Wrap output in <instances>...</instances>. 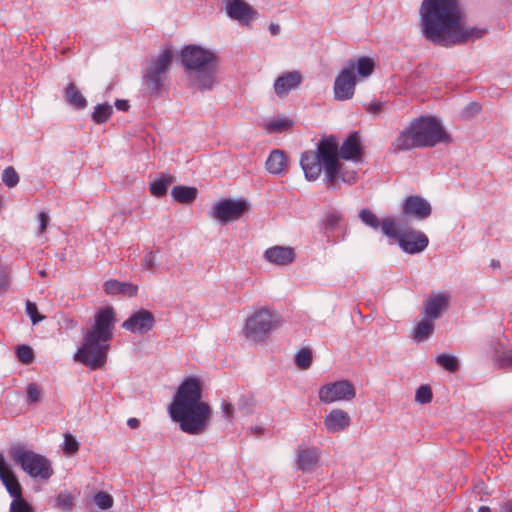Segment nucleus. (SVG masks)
Segmentation results:
<instances>
[{
  "label": "nucleus",
  "instance_id": "obj_60",
  "mask_svg": "<svg viewBox=\"0 0 512 512\" xmlns=\"http://www.w3.org/2000/svg\"><path fill=\"white\" fill-rule=\"evenodd\" d=\"M39 274L42 276V277H45L46 276V271L42 270L39 272Z\"/></svg>",
  "mask_w": 512,
  "mask_h": 512
},
{
  "label": "nucleus",
  "instance_id": "obj_52",
  "mask_svg": "<svg viewBox=\"0 0 512 512\" xmlns=\"http://www.w3.org/2000/svg\"><path fill=\"white\" fill-rule=\"evenodd\" d=\"M367 112L371 114H378L382 110V103L373 102L366 107Z\"/></svg>",
  "mask_w": 512,
  "mask_h": 512
},
{
  "label": "nucleus",
  "instance_id": "obj_11",
  "mask_svg": "<svg viewBox=\"0 0 512 512\" xmlns=\"http://www.w3.org/2000/svg\"><path fill=\"white\" fill-rule=\"evenodd\" d=\"M248 210L245 200L226 199L216 203L211 211V217L225 224L238 220Z\"/></svg>",
  "mask_w": 512,
  "mask_h": 512
},
{
  "label": "nucleus",
  "instance_id": "obj_47",
  "mask_svg": "<svg viewBox=\"0 0 512 512\" xmlns=\"http://www.w3.org/2000/svg\"><path fill=\"white\" fill-rule=\"evenodd\" d=\"M291 126V122L287 120H275L268 124L267 128L270 132H282Z\"/></svg>",
  "mask_w": 512,
  "mask_h": 512
},
{
  "label": "nucleus",
  "instance_id": "obj_54",
  "mask_svg": "<svg viewBox=\"0 0 512 512\" xmlns=\"http://www.w3.org/2000/svg\"><path fill=\"white\" fill-rule=\"evenodd\" d=\"M115 106L118 110H121V111H127L128 108H129V103L127 100H116L115 102Z\"/></svg>",
  "mask_w": 512,
  "mask_h": 512
},
{
  "label": "nucleus",
  "instance_id": "obj_3",
  "mask_svg": "<svg viewBox=\"0 0 512 512\" xmlns=\"http://www.w3.org/2000/svg\"><path fill=\"white\" fill-rule=\"evenodd\" d=\"M169 413L180 429L191 435L204 433L211 421L212 409L202 400V388L196 378L184 380L169 406Z\"/></svg>",
  "mask_w": 512,
  "mask_h": 512
},
{
  "label": "nucleus",
  "instance_id": "obj_10",
  "mask_svg": "<svg viewBox=\"0 0 512 512\" xmlns=\"http://www.w3.org/2000/svg\"><path fill=\"white\" fill-rule=\"evenodd\" d=\"M355 396V387L348 380L327 383L319 389V399L326 404L337 401H351Z\"/></svg>",
  "mask_w": 512,
  "mask_h": 512
},
{
  "label": "nucleus",
  "instance_id": "obj_51",
  "mask_svg": "<svg viewBox=\"0 0 512 512\" xmlns=\"http://www.w3.org/2000/svg\"><path fill=\"white\" fill-rule=\"evenodd\" d=\"M9 286V276L5 271L0 272V293L7 290Z\"/></svg>",
  "mask_w": 512,
  "mask_h": 512
},
{
  "label": "nucleus",
  "instance_id": "obj_46",
  "mask_svg": "<svg viewBox=\"0 0 512 512\" xmlns=\"http://www.w3.org/2000/svg\"><path fill=\"white\" fill-rule=\"evenodd\" d=\"M26 312L29 315L31 321L33 324H36L44 319V316H42L38 312L37 305L34 302L27 301L26 303Z\"/></svg>",
  "mask_w": 512,
  "mask_h": 512
},
{
  "label": "nucleus",
  "instance_id": "obj_59",
  "mask_svg": "<svg viewBox=\"0 0 512 512\" xmlns=\"http://www.w3.org/2000/svg\"><path fill=\"white\" fill-rule=\"evenodd\" d=\"M505 360L509 363V364H512V353L511 354H507L505 356Z\"/></svg>",
  "mask_w": 512,
  "mask_h": 512
},
{
  "label": "nucleus",
  "instance_id": "obj_39",
  "mask_svg": "<svg viewBox=\"0 0 512 512\" xmlns=\"http://www.w3.org/2000/svg\"><path fill=\"white\" fill-rule=\"evenodd\" d=\"M2 181L9 188L15 187L19 183V175L12 166H9L3 171Z\"/></svg>",
  "mask_w": 512,
  "mask_h": 512
},
{
  "label": "nucleus",
  "instance_id": "obj_4",
  "mask_svg": "<svg viewBox=\"0 0 512 512\" xmlns=\"http://www.w3.org/2000/svg\"><path fill=\"white\" fill-rule=\"evenodd\" d=\"M115 326V313L112 307L100 309L95 315L94 324L86 331L83 344L75 359L89 368H101L107 360L110 341Z\"/></svg>",
  "mask_w": 512,
  "mask_h": 512
},
{
  "label": "nucleus",
  "instance_id": "obj_31",
  "mask_svg": "<svg viewBox=\"0 0 512 512\" xmlns=\"http://www.w3.org/2000/svg\"><path fill=\"white\" fill-rule=\"evenodd\" d=\"M354 67L357 69V73L361 77L370 76L375 67L374 61L369 57H361L358 59L356 65Z\"/></svg>",
  "mask_w": 512,
  "mask_h": 512
},
{
  "label": "nucleus",
  "instance_id": "obj_8",
  "mask_svg": "<svg viewBox=\"0 0 512 512\" xmlns=\"http://www.w3.org/2000/svg\"><path fill=\"white\" fill-rule=\"evenodd\" d=\"M173 57V51L170 48H165L160 51L157 57L147 63L143 71L142 81L150 95H160L168 78Z\"/></svg>",
  "mask_w": 512,
  "mask_h": 512
},
{
  "label": "nucleus",
  "instance_id": "obj_34",
  "mask_svg": "<svg viewBox=\"0 0 512 512\" xmlns=\"http://www.w3.org/2000/svg\"><path fill=\"white\" fill-rule=\"evenodd\" d=\"M359 218L365 225L373 229H378L380 227L381 221L379 220V218L371 210L367 208L362 209L360 211Z\"/></svg>",
  "mask_w": 512,
  "mask_h": 512
},
{
  "label": "nucleus",
  "instance_id": "obj_9",
  "mask_svg": "<svg viewBox=\"0 0 512 512\" xmlns=\"http://www.w3.org/2000/svg\"><path fill=\"white\" fill-rule=\"evenodd\" d=\"M9 455L15 464L33 478L49 479L53 474L50 461L25 446L17 444L9 449Z\"/></svg>",
  "mask_w": 512,
  "mask_h": 512
},
{
  "label": "nucleus",
  "instance_id": "obj_16",
  "mask_svg": "<svg viewBox=\"0 0 512 512\" xmlns=\"http://www.w3.org/2000/svg\"><path fill=\"white\" fill-rule=\"evenodd\" d=\"M0 480L13 499L22 496V487L2 452H0Z\"/></svg>",
  "mask_w": 512,
  "mask_h": 512
},
{
  "label": "nucleus",
  "instance_id": "obj_7",
  "mask_svg": "<svg viewBox=\"0 0 512 512\" xmlns=\"http://www.w3.org/2000/svg\"><path fill=\"white\" fill-rule=\"evenodd\" d=\"M281 324V317L276 311L263 307L255 310L246 319L243 335L250 342L262 343Z\"/></svg>",
  "mask_w": 512,
  "mask_h": 512
},
{
  "label": "nucleus",
  "instance_id": "obj_28",
  "mask_svg": "<svg viewBox=\"0 0 512 512\" xmlns=\"http://www.w3.org/2000/svg\"><path fill=\"white\" fill-rule=\"evenodd\" d=\"M66 101L77 109L87 106V101L74 83H70L65 89Z\"/></svg>",
  "mask_w": 512,
  "mask_h": 512
},
{
  "label": "nucleus",
  "instance_id": "obj_24",
  "mask_svg": "<svg viewBox=\"0 0 512 512\" xmlns=\"http://www.w3.org/2000/svg\"><path fill=\"white\" fill-rule=\"evenodd\" d=\"M264 257L270 263L285 266L294 261L295 253L290 247L274 246L265 251Z\"/></svg>",
  "mask_w": 512,
  "mask_h": 512
},
{
  "label": "nucleus",
  "instance_id": "obj_13",
  "mask_svg": "<svg viewBox=\"0 0 512 512\" xmlns=\"http://www.w3.org/2000/svg\"><path fill=\"white\" fill-rule=\"evenodd\" d=\"M154 325V315L146 309H140L125 320L122 327L132 333L142 335L152 330Z\"/></svg>",
  "mask_w": 512,
  "mask_h": 512
},
{
  "label": "nucleus",
  "instance_id": "obj_18",
  "mask_svg": "<svg viewBox=\"0 0 512 512\" xmlns=\"http://www.w3.org/2000/svg\"><path fill=\"white\" fill-rule=\"evenodd\" d=\"M226 10L230 18L241 24H248L256 16L253 8L243 0H229Z\"/></svg>",
  "mask_w": 512,
  "mask_h": 512
},
{
  "label": "nucleus",
  "instance_id": "obj_12",
  "mask_svg": "<svg viewBox=\"0 0 512 512\" xmlns=\"http://www.w3.org/2000/svg\"><path fill=\"white\" fill-rule=\"evenodd\" d=\"M354 64L344 68L336 77L334 83L335 99L339 101L351 99L354 95L356 78Z\"/></svg>",
  "mask_w": 512,
  "mask_h": 512
},
{
  "label": "nucleus",
  "instance_id": "obj_49",
  "mask_svg": "<svg viewBox=\"0 0 512 512\" xmlns=\"http://www.w3.org/2000/svg\"><path fill=\"white\" fill-rule=\"evenodd\" d=\"M156 256L153 251H150L143 259V266L147 270H152L155 267Z\"/></svg>",
  "mask_w": 512,
  "mask_h": 512
},
{
  "label": "nucleus",
  "instance_id": "obj_55",
  "mask_svg": "<svg viewBox=\"0 0 512 512\" xmlns=\"http://www.w3.org/2000/svg\"><path fill=\"white\" fill-rule=\"evenodd\" d=\"M269 31L271 35L276 36L280 33V26L276 23H271L269 25Z\"/></svg>",
  "mask_w": 512,
  "mask_h": 512
},
{
  "label": "nucleus",
  "instance_id": "obj_2",
  "mask_svg": "<svg viewBox=\"0 0 512 512\" xmlns=\"http://www.w3.org/2000/svg\"><path fill=\"white\" fill-rule=\"evenodd\" d=\"M300 165L308 181L317 180L324 172L328 188H335L338 181L354 184L357 172L338 159V141L333 135L325 136L317 143L315 150L302 153Z\"/></svg>",
  "mask_w": 512,
  "mask_h": 512
},
{
  "label": "nucleus",
  "instance_id": "obj_36",
  "mask_svg": "<svg viewBox=\"0 0 512 512\" xmlns=\"http://www.w3.org/2000/svg\"><path fill=\"white\" fill-rule=\"evenodd\" d=\"M56 506L63 512H71L74 506V498L69 493H60L56 497Z\"/></svg>",
  "mask_w": 512,
  "mask_h": 512
},
{
  "label": "nucleus",
  "instance_id": "obj_26",
  "mask_svg": "<svg viewBox=\"0 0 512 512\" xmlns=\"http://www.w3.org/2000/svg\"><path fill=\"white\" fill-rule=\"evenodd\" d=\"M198 194V190L195 187L178 185L174 186L171 190L173 199L181 204L192 203Z\"/></svg>",
  "mask_w": 512,
  "mask_h": 512
},
{
  "label": "nucleus",
  "instance_id": "obj_43",
  "mask_svg": "<svg viewBox=\"0 0 512 512\" xmlns=\"http://www.w3.org/2000/svg\"><path fill=\"white\" fill-rule=\"evenodd\" d=\"M63 450L67 455H73L79 450L78 441L69 433L64 435Z\"/></svg>",
  "mask_w": 512,
  "mask_h": 512
},
{
  "label": "nucleus",
  "instance_id": "obj_21",
  "mask_svg": "<svg viewBox=\"0 0 512 512\" xmlns=\"http://www.w3.org/2000/svg\"><path fill=\"white\" fill-rule=\"evenodd\" d=\"M302 82L299 71H290L279 76L274 83V91L278 97H285L291 90L297 88Z\"/></svg>",
  "mask_w": 512,
  "mask_h": 512
},
{
  "label": "nucleus",
  "instance_id": "obj_25",
  "mask_svg": "<svg viewBox=\"0 0 512 512\" xmlns=\"http://www.w3.org/2000/svg\"><path fill=\"white\" fill-rule=\"evenodd\" d=\"M103 289L108 295L122 294L127 297L137 295L138 286L128 282H120L118 280H108L104 283Z\"/></svg>",
  "mask_w": 512,
  "mask_h": 512
},
{
  "label": "nucleus",
  "instance_id": "obj_15",
  "mask_svg": "<svg viewBox=\"0 0 512 512\" xmlns=\"http://www.w3.org/2000/svg\"><path fill=\"white\" fill-rule=\"evenodd\" d=\"M362 144L358 132H352L340 146L338 144V159L361 161Z\"/></svg>",
  "mask_w": 512,
  "mask_h": 512
},
{
  "label": "nucleus",
  "instance_id": "obj_61",
  "mask_svg": "<svg viewBox=\"0 0 512 512\" xmlns=\"http://www.w3.org/2000/svg\"><path fill=\"white\" fill-rule=\"evenodd\" d=\"M256 431H257L258 433H261V432H262V429H261V428H257V429H256Z\"/></svg>",
  "mask_w": 512,
  "mask_h": 512
},
{
  "label": "nucleus",
  "instance_id": "obj_38",
  "mask_svg": "<svg viewBox=\"0 0 512 512\" xmlns=\"http://www.w3.org/2000/svg\"><path fill=\"white\" fill-rule=\"evenodd\" d=\"M94 502L100 509L106 510L113 506L114 500L107 492L100 491L95 494Z\"/></svg>",
  "mask_w": 512,
  "mask_h": 512
},
{
  "label": "nucleus",
  "instance_id": "obj_22",
  "mask_svg": "<svg viewBox=\"0 0 512 512\" xmlns=\"http://www.w3.org/2000/svg\"><path fill=\"white\" fill-rule=\"evenodd\" d=\"M320 451L318 448H299L297 451V467L299 470L309 473L314 470L319 462Z\"/></svg>",
  "mask_w": 512,
  "mask_h": 512
},
{
  "label": "nucleus",
  "instance_id": "obj_57",
  "mask_svg": "<svg viewBox=\"0 0 512 512\" xmlns=\"http://www.w3.org/2000/svg\"><path fill=\"white\" fill-rule=\"evenodd\" d=\"M503 512H512V500H507L502 504Z\"/></svg>",
  "mask_w": 512,
  "mask_h": 512
},
{
  "label": "nucleus",
  "instance_id": "obj_56",
  "mask_svg": "<svg viewBox=\"0 0 512 512\" xmlns=\"http://www.w3.org/2000/svg\"><path fill=\"white\" fill-rule=\"evenodd\" d=\"M127 425L132 429H137L140 425V421L137 418H129Z\"/></svg>",
  "mask_w": 512,
  "mask_h": 512
},
{
  "label": "nucleus",
  "instance_id": "obj_14",
  "mask_svg": "<svg viewBox=\"0 0 512 512\" xmlns=\"http://www.w3.org/2000/svg\"><path fill=\"white\" fill-rule=\"evenodd\" d=\"M398 243L406 253L416 254L428 246L429 240L423 232L410 230L399 234Z\"/></svg>",
  "mask_w": 512,
  "mask_h": 512
},
{
  "label": "nucleus",
  "instance_id": "obj_5",
  "mask_svg": "<svg viewBox=\"0 0 512 512\" xmlns=\"http://www.w3.org/2000/svg\"><path fill=\"white\" fill-rule=\"evenodd\" d=\"M182 63L190 80L199 90H211L216 82L218 56L201 46L188 45L181 52Z\"/></svg>",
  "mask_w": 512,
  "mask_h": 512
},
{
  "label": "nucleus",
  "instance_id": "obj_20",
  "mask_svg": "<svg viewBox=\"0 0 512 512\" xmlns=\"http://www.w3.org/2000/svg\"><path fill=\"white\" fill-rule=\"evenodd\" d=\"M350 424L349 414L342 409H333L324 418V426L332 434L346 430Z\"/></svg>",
  "mask_w": 512,
  "mask_h": 512
},
{
  "label": "nucleus",
  "instance_id": "obj_35",
  "mask_svg": "<svg viewBox=\"0 0 512 512\" xmlns=\"http://www.w3.org/2000/svg\"><path fill=\"white\" fill-rule=\"evenodd\" d=\"M380 227L384 235L389 238H397L401 232H398L396 222L391 217L383 219L380 223Z\"/></svg>",
  "mask_w": 512,
  "mask_h": 512
},
{
  "label": "nucleus",
  "instance_id": "obj_58",
  "mask_svg": "<svg viewBox=\"0 0 512 512\" xmlns=\"http://www.w3.org/2000/svg\"><path fill=\"white\" fill-rule=\"evenodd\" d=\"M477 512H491V509L488 506H481Z\"/></svg>",
  "mask_w": 512,
  "mask_h": 512
},
{
  "label": "nucleus",
  "instance_id": "obj_40",
  "mask_svg": "<svg viewBox=\"0 0 512 512\" xmlns=\"http://www.w3.org/2000/svg\"><path fill=\"white\" fill-rule=\"evenodd\" d=\"M27 402L29 404L37 403L43 394L42 388L36 383H30L26 389Z\"/></svg>",
  "mask_w": 512,
  "mask_h": 512
},
{
  "label": "nucleus",
  "instance_id": "obj_42",
  "mask_svg": "<svg viewBox=\"0 0 512 512\" xmlns=\"http://www.w3.org/2000/svg\"><path fill=\"white\" fill-rule=\"evenodd\" d=\"M9 512H33V507L21 496L12 500Z\"/></svg>",
  "mask_w": 512,
  "mask_h": 512
},
{
  "label": "nucleus",
  "instance_id": "obj_44",
  "mask_svg": "<svg viewBox=\"0 0 512 512\" xmlns=\"http://www.w3.org/2000/svg\"><path fill=\"white\" fill-rule=\"evenodd\" d=\"M342 222V217L336 213L331 212L326 215L325 218V229L326 230H335L337 228H340Z\"/></svg>",
  "mask_w": 512,
  "mask_h": 512
},
{
  "label": "nucleus",
  "instance_id": "obj_50",
  "mask_svg": "<svg viewBox=\"0 0 512 512\" xmlns=\"http://www.w3.org/2000/svg\"><path fill=\"white\" fill-rule=\"evenodd\" d=\"M49 215L46 213V212H40L39 213V221H40V228H39V231L40 233H44L46 231V228L49 224Z\"/></svg>",
  "mask_w": 512,
  "mask_h": 512
},
{
  "label": "nucleus",
  "instance_id": "obj_30",
  "mask_svg": "<svg viewBox=\"0 0 512 512\" xmlns=\"http://www.w3.org/2000/svg\"><path fill=\"white\" fill-rule=\"evenodd\" d=\"M113 112L109 104H100L94 108L92 113V120L97 124H102L108 121Z\"/></svg>",
  "mask_w": 512,
  "mask_h": 512
},
{
  "label": "nucleus",
  "instance_id": "obj_23",
  "mask_svg": "<svg viewBox=\"0 0 512 512\" xmlns=\"http://www.w3.org/2000/svg\"><path fill=\"white\" fill-rule=\"evenodd\" d=\"M265 166L269 173L274 175H281L288 171L289 160L284 151L280 149H274L270 152Z\"/></svg>",
  "mask_w": 512,
  "mask_h": 512
},
{
  "label": "nucleus",
  "instance_id": "obj_53",
  "mask_svg": "<svg viewBox=\"0 0 512 512\" xmlns=\"http://www.w3.org/2000/svg\"><path fill=\"white\" fill-rule=\"evenodd\" d=\"M480 111V106L477 103H471L467 108L465 113L468 116H471L472 114L478 113Z\"/></svg>",
  "mask_w": 512,
  "mask_h": 512
},
{
  "label": "nucleus",
  "instance_id": "obj_48",
  "mask_svg": "<svg viewBox=\"0 0 512 512\" xmlns=\"http://www.w3.org/2000/svg\"><path fill=\"white\" fill-rule=\"evenodd\" d=\"M222 413L228 420L234 417V406L231 402L223 401L221 405Z\"/></svg>",
  "mask_w": 512,
  "mask_h": 512
},
{
  "label": "nucleus",
  "instance_id": "obj_32",
  "mask_svg": "<svg viewBox=\"0 0 512 512\" xmlns=\"http://www.w3.org/2000/svg\"><path fill=\"white\" fill-rule=\"evenodd\" d=\"M312 351L309 348H302L295 356V364L302 370L308 369L312 364Z\"/></svg>",
  "mask_w": 512,
  "mask_h": 512
},
{
  "label": "nucleus",
  "instance_id": "obj_29",
  "mask_svg": "<svg viewBox=\"0 0 512 512\" xmlns=\"http://www.w3.org/2000/svg\"><path fill=\"white\" fill-rule=\"evenodd\" d=\"M434 320L429 318L422 320L415 328L414 338L417 341H424L429 338L434 330Z\"/></svg>",
  "mask_w": 512,
  "mask_h": 512
},
{
  "label": "nucleus",
  "instance_id": "obj_17",
  "mask_svg": "<svg viewBox=\"0 0 512 512\" xmlns=\"http://www.w3.org/2000/svg\"><path fill=\"white\" fill-rule=\"evenodd\" d=\"M402 211L405 215L422 220L431 215L432 208L426 199L420 196H409L403 204Z\"/></svg>",
  "mask_w": 512,
  "mask_h": 512
},
{
  "label": "nucleus",
  "instance_id": "obj_41",
  "mask_svg": "<svg viewBox=\"0 0 512 512\" xmlns=\"http://www.w3.org/2000/svg\"><path fill=\"white\" fill-rule=\"evenodd\" d=\"M433 394L430 386L422 385L416 390L415 400L421 404H427L432 401Z\"/></svg>",
  "mask_w": 512,
  "mask_h": 512
},
{
  "label": "nucleus",
  "instance_id": "obj_27",
  "mask_svg": "<svg viewBox=\"0 0 512 512\" xmlns=\"http://www.w3.org/2000/svg\"><path fill=\"white\" fill-rule=\"evenodd\" d=\"M176 181L175 176L162 174L150 185V192L155 197H163L167 193L168 187Z\"/></svg>",
  "mask_w": 512,
  "mask_h": 512
},
{
  "label": "nucleus",
  "instance_id": "obj_19",
  "mask_svg": "<svg viewBox=\"0 0 512 512\" xmlns=\"http://www.w3.org/2000/svg\"><path fill=\"white\" fill-rule=\"evenodd\" d=\"M450 300L448 293L431 294L424 302V312L430 320L438 319L442 312L447 309Z\"/></svg>",
  "mask_w": 512,
  "mask_h": 512
},
{
  "label": "nucleus",
  "instance_id": "obj_6",
  "mask_svg": "<svg viewBox=\"0 0 512 512\" xmlns=\"http://www.w3.org/2000/svg\"><path fill=\"white\" fill-rule=\"evenodd\" d=\"M447 139L448 135L436 118L421 117L413 120L399 133L393 146L395 150L407 151L413 148L434 147Z\"/></svg>",
  "mask_w": 512,
  "mask_h": 512
},
{
  "label": "nucleus",
  "instance_id": "obj_33",
  "mask_svg": "<svg viewBox=\"0 0 512 512\" xmlns=\"http://www.w3.org/2000/svg\"><path fill=\"white\" fill-rule=\"evenodd\" d=\"M436 362L449 372H455L458 369V360L456 357L451 355L440 354L437 356Z\"/></svg>",
  "mask_w": 512,
  "mask_h": 512
},
{
  "label": "nucleus",
  "instance_id": "obj_1",
  "mask_svg": "<svg viewBox=\"0 0 512 512\" xmlns=\"http://www.w3.org/2000/svg\"><path fill=\"white\" fill-rule=\"evenodd\" d=\"M422 34L434 43L453 44L481 38L485 29L461 26V12L457 0H423L420 7Z\"/></svg>",
  "mask_w": 512,
  "mask_h": 512
},
{
  "label": "nucleus",
  "instance_id": "obj_45",
  "mask_svg": "<svg viewBox=\"0 0 512 512\" xmlns=\"http://www.w3.org/2000/svg\"><path fill=\"white\" fill-rule=\"evenodd\" d=\"M254 406V399L250 394H245L240 397L238 400V408L240 411H243L245 414H250L252 412V408Z\"/></svg>",
  "mask_w": 512,
  "mask_h": 512
},
{
  "label": "nucleus",
  "instance_id": "obj_37",
  "mask_svg": "<svg viewBox=\"0 0 512 512\" xmlns=\"http://www.w3.org/2000/svg\"><path fill=\"white\" fill-rule=\"evenodd\" d=\"M16 356L23 364H31L34 361L33 349L28 345H19L16 349Z\"/></svg>",
  "mask_w": 512,
  "mask_h": 512
}]
</instances>
